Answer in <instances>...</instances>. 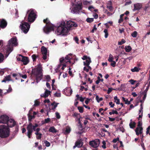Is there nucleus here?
<instances>
[{
    "label": "nucleus",
    "instance_id": "obj_1",
    "mask_svg": "<svg viewBox=\"0 0 150 150\" xmlns=\"http://www.w3.org/2000/svg\"><path fill=\"white\" fill-rule=\"evenodd\" d=\"M77 26L76 23L71 21H62L60 22L59 26L57 27L55 32V33L57 35H62L64 36L67 35L73 27H76Z\"/></svg>",
    "mask_w": 150,
    "mask_h": 150
},
{
    "label": "nucleus",
    "instance_id": "obj_57",
    "mask_svg": "<svg viewBox=\"0 0 150 150\" xmlns=\"http://www.w3.org/2000/svg\"><path fill=\"white\" fill-rule=\"evenodd\" d=\"M119 138L118 137H117L116 139H114L113 140V142L114 143H116L117 141H119Z\"/></svg>",
    "mask_w": 150,
    "mask_h": 150
},
{
    "label": "nucleus",
    "instance_id": "obj_16",
    "mask_svg": "<svg viewBox=\"0 0 150 150\" xmlns=\"http://www.w3.org/2000/svg\"><path fill=\"white\" fill-rule=\"evenodd\" d=\"M45 92L44 93L41 94L40 96L42 97L46 98L50 95L51 91L47 89H45Z\"/></svg>",
    "mask_w": 150,
    "mask_h": 150
},
{
    "label": "nucleus",
    "instance_id": "obj_52",
    "mask_svg": "<svg viewBox=\"0 0 150 150\" xmlns=\"http://www.w3.org/2000/svg\"><path fill=\"white\" fill-rule=\"evenodd\" d=\"M83 4L84 5H87L90 4V2L86 1H83Z\"/></svg>",
    "mask_w": 150,
    "mask_h": 150
},
{
    "label": "nucleus",
    "instance_id": "obj_3",
    "mask_svg": "<svg viewBox=\"0 0 150 150\" xmlns=\"http://www.w3.org/2000/svg\"><path fill=\"white\" fill-rule=\"evenodd\" d=\"M72 58V56L71 54H69L67 55L65 58L62 57L59 59L60 64L58 65L57 67V69H59L62 65V67L61 69L62 70H64L65 67H66V65L65 63L68 62L70 63H71V61L70 60Z\"/></svg>",
    "mask_w": 150,
    "mask_h": 150
},
{
    "label": "nucleus",
    "instance_id": "obj_29",
    "mask_svg": "<svg viewBox=\"0 0 150 150\" xmlns=\"http://www.w3.org/2000/svg\"><path fill=\"white\" fill-rule=\"evenodd\" d=\"M114 102L117 104H120V99H118L117 96H115L114 97Z\"/></svg>",
    "mask_w": 150,
    "mask_h": 150
},
{
    "label": "nucleus",
    "instance_id": "obj_38",
    "mask_svg": "<svg viewBox=\"0 0 150 150\" xmlns=\"http://www.w3.org/2000/svg\"><path fill=\"white\" fill-rule=\"evenodd\" d=\"M137 32L136 31H134L131 34L132 36L133 37H136L137 36Z\"/></svg>",
    "mask_w": 150,
    "mask_h": 150
},
{
    "label": "nucleus",
    "instance_id": "obj_28",
    "mask_svg": "<svg viewBox=\"0 0 150 150\" xmlns=\"http://www.w3.org/2000/svg\"><path fill=\"white\" fill-rule=\"evenodd\" d=\"M11 80V77L8 75L5 77L4 79L2 81V82H5L6 81H9Z\"/></svg>",
    "mask_w": 150,
    "mask_h": 150
},
{
    "label": "nucleus",
    "instance_id": "obj_30",
    "mask_svg": "<svg viewBox=\"0 0 150 150\" xmlns=\"http://www.w3.org/2000/svg\"><path fill=\"white\" fill-rule=\"evenodd\" d=\"M122 100L125 102V103L127 104H130V101H129L127 99L124 97H122Z\"/></svg>",
    "mask_w": 150,
    "mask_h": 150
},
{
    "label": "nucleus",
    "instance_id": "obj_46",
    "mask_svg": "<svg viewBox=\"0 0 150 150\" xmlns=\"http://www.w3.org/2000/svg\"><path fill=\"white\" fill-rule=\"evenodd\" d=\"M103 145L102 146V147L103 149H105L106 148V142L105 141H103L102 142Z\"/></svg>",
    "mask_w": 150,
    "mask_h": 150
},
{
    "label": "nucleus",
    "instance_id": "obj_50",
    "mask_svg": "<svg viewBox=\"0 0 150 150\" xmlns=\"http://www.w3.org/2000/svg\"><path fill=\"white\" fill-rule=\"evenodd\" d=\"M45 79L48 81H50V80L51 78L50 76L46 75L45 76Z\"/></svg>",
    "mask_w": 150,
    "mask_h": 150
},
{
    "label": "nucleus",
    "instance_id": "obj_17",
    "mask_svg": "<svg viewBox=\"0 0 150 150\" xmlns=\"http://www.w3.org/2000/svg\"><path fill=\"white\" fill-rule=\"evenodd\" d=\"M64 92L66 95L70 96L72 93V90L70 88H67L64 90Z\"/></svg>",
    "mask_w": 150,
    "mask_h": 150
},
{
    "label": "nucleus",
    "instance_id": "obj_45",
    "mask_svg": "<svg viewBox=\"0 0 150 150\" xmlns=\"http://www.w3.org/2000/svg\"><path fill=\"white\" fill-rule=\"evenodd\" d=\"M23 56L21 55H20L19 56V57H17V59L18 61H22V59L23 58Z\"/></svg>",
    "mask_w": 150,
    "mask_h": 150
},
{
    "label": "nucleus",
    "instance_id": "obj_13",
    "mask_svg": "<svg viewBox=\"0 0 150 150\" xmlns=\"http://www.w3.org/2000/svg\"><path fill=\"white\" fill-rule=\"evenodd\" d=\"M9 117L6 115H2L0 117V123L6 124Z\"/></svg>",
    "mask_w": 150,
    "mask_h": 150
},
{
    "label": "nucleus",
    "instance_id": "obj_25",
    "mask_svg": "<svg viewBox=\"0 0 150 150\" xmlns=\"http://www.w3.org/2000/svg\"><path fill=\"white\" fill-rule=\"evenodd\" d=\"M141 69L140 68L138 67H135L133 68H132L131 69V71L132 72H138Z\"/></svg>",
    "mask_w": 150,
    "mask_h": 150
},
{
    "label": "nucleus",
    "instance_id": "obj_10",
    "mask_svg": "<svg viewBox=\"0 0 150 150\" xmlns=\"http://www.w3.org/2000/svg\"><path fill=\"white\" fill-rule=\"evenodd\" d=\"M81 59L83 60H86L85 61L83 62V65L84 66H88L91 62L90 57L86 55L83 56V57H81Z\"/></svg>",
    "mask_w": 150,
    "mask_h": 150
},
{
    "label": "nucleus",
    "instance_id": "obj_19",
    "mask_svg": "<svg viewBox=\"0 0 150 150\" xmlns=\"http://www.w3.org/2000/svg\"><path fill=\"white\" fill-rule=\"evenodd\" d=\"M143 129L141 127H138L135 129L136 134L138 135L139 134H141L142 133Z\"/></svg>",
    "mask_w": 150,
    "mask_h": 150
},
{
    "label": "nucleus",
    "instance_id": "obj_33",
    "mask_svg": "<svg viewBox=\"0 0 150 150\" xmlns=\"http://www.w3.org/2000/svg\"><path fill=\"white\" fill-rule=\"evenodd\" d=\"M4 56L1 53H0V63L2 62L4 60Z\"/></svg>",
    "mask_w": 150,
    "mask_h": 150
},
{
    "label": "nucleus",
    "instance_id": "obj_23",
    "mask_svg": "<svg viewBox=\"0 0 150 150\" xmlns=\"http://www.w3.org/2000/svg\"><path fill=\"white\" fill-rule=\"evenodd\" d=\"M23 58L22 62H23L24 64H27L29 62L28 58L27 57H23Z\"/></svg>",
    "mask_w": 150,
    "mask_h": 150
},
{
    "label": "nucleus",
    "instance_id": "obj_43",
    "mask_svg": "<svg viewBox=\"0 0 150 150\" xmlns=\"http://www.w3.org/2000/svg\"><path fill=\"white\" fill-rule=\"evenodd\" d=\"M42 134L41 133H40L39 134H38L37 135H36V138L38 139H40L42 137Z\"/></svg>",
    "mask_w": 150,
    "mask_h": 150
},
{
    "label": "nucleus",
    "instance_id": "obj_39",
    "mask_svg": "<svg viewBox=\"0 0 150 150\" xmlns=\"http://www.w3.org/2000/svg\"><path fill=\"white\" fill-rule=\"evenodd\" d=\"M55 115L56 118L57 119H59L61 118V116L59 113L58 112H56L55 113Z\"/></svg>",
    "mask_w": 150,
    "mask_h": 150
},
{
    "label": "nucleus",
    "instance_id": "obj_54",
    "mask_svg": "<svg viewBox=\"0 0 150 150\" xmlns=\"http://www.w3.org/2000/svg\"><path fill=\"white\" fill-rule=\"evenodd\" d=\"M32 57L33 60V61H35L37 58V56L35 54H33L32 56Z\"/></svg>",
    "mask_w": 150,
    "mask_h": 150
},
{
    "label": "nucleus",
    "instance_id": "obj_40",
    "mask_svg": "<svg viewBox=\"0 0 150 150\" xmlns=\"http://www.w3.org/2000/svg\"><path fill=\"white\" fill-rule=\"evenodd\" d=\"M146 134H149L150 135V126H148V127L146 128Z\"/></svg>",
    "mask_w": 150,
    "mask_h": 150
},
{
    "label": "nucleus",
    "instance_id": "obj_58",
    "mask_svg": "<svg viewBox=\"0 0 150 150\" xmlns=\"http://www.w3.org/2000/svg\"><path fill=\"white\" fill-rule=\"evenodd\" d=\"M109 105L111 108H113L115 105L112 102H111L109 103Z\"/></svg>",
    "mask_w": 150,
    "mask_h": 150
},
{
    "label": "nucleus",
    "instance_id": "obj_22",
    "mask_svg": "<svg viewBox=\"0 0 150 150\" xmlns=\"http://www.w3.org/2000/svg\"><path fill=\"white\" fill-rule=\"evenodd\" d=\"M59 104V103H56L55 101L53 102L51 104V105L52 106V110L54 111L58 105Z\"/></svg>",
    "mask_w": 150,
    "mask_h": 150
},
{
    "label": "nucleus",
    "instance_id": "obj_6",
    "mask_svg": "<svg viewBox=\"0 0 150 150\" xmlns=\"http://www.w3.org/2000/svg\"><path fill=\"white\" fill-rule=\"evenodd\" d=\"M44 22L46 24L43 29L45 33L48 34L51 31L54 30V25L50 23V21L47 18H46L45 20L44 19Z\"/></svg>",
    "mask_w": 150,
    "mask_h": 150
},
{
    "label": "nucleus",
    "instance_id": "obj_56",
    "mask_svg": "<svg viewBox=\"0 0 150 150\" xmlns=\"http://www.w3.org/2000/svg\"><path fill=\"white\" fill-rule=\"evenodd\" d=\"M112 63L110 64V65L113 67H114L115 66L116 64V62L114 61L111 62Z\"/></svg>",
    "mask_w": 150,
    "mask_h": 150
},
{
    "label": "nucleus",
    "instance_id": "obj_26",
    "mask_svg": "<svg viewBox=\"0 0 150 150\" xmlns=\"http://www.w3.org/2000/svg\"><path fill=\"white\" fill-rule=\"evenodd\" d=\"M71 131V129L70 127L69 126L66 127L65 130L64 132V133L65 134H69Z\"/></svg>",
    "mask_w": 150,
    "mask_h": 150
},
{
    "label": "nucleus",
    "instance_id": "obj_59",
    "mask_svg": "<svg viewBox=\"0 0 150 150\" xmlns=\"http://www.w3.org/2000/svg\"><path fill=\"white\" fill-rule=\"evenodd\" d=\"M112 88H109L107 91V93L108 94H109L112 91Z\"/></svg>",
    "mask_w": 150,
    "mask_h": 150
},
{
    "label": "nucleus",
    "instance_id": "obj_4",
    "mask_svg": "<svg viewBox=\"0 0 150 150\" xmlns=\"http://www.w3.org/2000/svg\"><path fill=\"white\" fill-rule=\"evenodd\" d=\"M38 126V125L37 124H35L34 125H33L31 123H30L28 125L27 127V136H28V138H30L33 130L35 131L39 132L40 131V129L39 128H36Z\"/></svg>",
    "mask_w": 150,
    "mask_h": 150
},
{
    "label": "nucleus",
    "instance_id": "obj_8",
    "mask_svg": "<svg viewBox=\"0 0 150 150\" xmlns=\"http://www.w3.org/2000/svg\"><path fill=\"white\" fill-rule=\"evenodd\" d=\"M27 13L28 14V21L30 22H33L36 18V15L35 11L30 9L28 11Z\"/></svg>",
    "mask_w": 150,
    "mask_h": 150
},
{
    "label": "nucleus",
    "instance_id": "obj_36",
    "mask_svg": "<svg viewBox=\"0 0 150 150\" xmlns=\"http://www.w3.org/2000/svg\"><path fill=\"white\" fill-rule=\"evenodd\" d=\"M96 98L98 103H99L100 101L102 100H103L102 98H99V96L97 95L96 96Z\"/></svg>",
    "mask_w": 150,
    "mask_h": 150
},
{
    "label": "nucleus",
    "instance_id": "obj_48",
    "mask_svg": "<svg viewBox=\"0 0 150 150\" xmlns=\"http://www.w3.org/2000/svg\"><path fill=\"white\" fill-rule=\"evenodd\" d=\"M78 109L79 112L81 113H82L83 112V108L81 107H78Z\"/></svg>",
    "mask_w": 150,
    "mask_h": 150
},
{
    "label": "nucleus",
    "instance_id": "obj_51",
    "mask_svg": "<svg viewBox=\"0 0 150 150\" xmlns=\"http://www.w3.org/2000/svg\"><path fill=\"white\" fill-rule=\"evenodd\" d=\"M96 27V25H95L94 26L93 29L91 31V33H93L95 31H96L97 30V28Z\"/></svg>",
    "mask_w": 150,
    "mask_h": 150
},
{
    "label": "nucleus",
    "instance_id": "obj_11",
    "mask_svg": "<svg viewBox=\"0 0 150 150\" xmlns=\"http://www.w3.org/2000/svg\"><path fill=\"white\" fill-rule=\"evenodd\" d=\"M100 143V140L98 139H96L89 142L90 145L94 148L98 147Z\"/></svg>",
    "mask_w": 150,
    "mask_h": 150
},
{
    "label": "nucleus",
    "instance_id": "obj_27",
    "mask_svg": "<svg viewBox=\"0 0 150 150\" xmlns=\"http://www.w3.org/2000/svg\"><path fill=\"white\" fill-rule=\"evenodd\" d=\"M49 132L53 133H56L57 132V130L53 127H50L49 129Z\"/></svg>",
    "mask_w": 150,
    "mask_h": 150
},
{
    "label": "nucleus",
    "instance_id": "obj_21",
    "mask_svg": "<svg viewBox=\"0 0 150 150\" xmlns=\"http://www.w3.org/2000/svg\"><path fill=\"white\" fill-rule=\"evenodd\" d=\"M142 6L141 4L137 3L134 4V10H139L142 7Z\"/></svg>",
    "mask_w": 150,
    "mask_h": 150
},
{
    "label": "nucleus",
    "instance_id": "obj_53",
    "mask_svg": "<svg viewBox=\"0 0 150 150\" xmlns=\"http://www.w3.org/2000/svg\"><path fill=\"white\" fill-rule=\"evenodd\" d=\"M45 146H46L48 147L50 146V143L47 141H45Z\"/></svg>",
    "mask_w": 150,
    "mask_h": 150
},
{
    "label": "nucleus",
    "instance_id": "obj_9",
    "mask_svg": "<svg viewBox=\"0 0 150 150\" xmlns=\"http://www.w3.org/2000/svg\"><path fill=\"white\" fill-rule=\"evenodd\" d=\"M20 27L23 32L26 33L29 29L30 25L28 23L23 21L20 25Z\"/></svg>",
    "mask_w": 150,
    "mask_h": 150
},
{
    "label": "nucleus",
    "instance_id": "obj_7",
    "mask_svg": "<svg viewBox=\"0 0 150 150\" xmlns=\"http://www.w3.org/2000/svg\"><path fill=\"white\" fill-rule=\"evenodd\" d=\"M82 4L80 2H78L74 4L72 3L71 6L70 8L71 12L73 13H78L82 8Z\"/></svg>",
    "mask_w": 150,
    "mask_h": 150
},
{
    "label": "nucleus",
    "instance_id": "obj_44",
    "mask_svg": "<svg viewBox=\"0 0 150 150\" xmlns=\"http://www.w3.org/2000/svg\"><path fill=\"white\" fill-rule=\"evenodd\" d=\"M28 117L29 120H31L34 119L35 117L34 115H28Z\"/></svg>",
    "mask_w": 150,
    "mask_h": 150
},
{
    "label": "nucleus",
    "instance_id": "obj_47",
    "mask_svg": "<svg viewBox=\"0 0 150 150\" xmlns=\"http://www.w3.org/2000/svg\"><path fill=\"white\" fill-rule=\"evenodd\" d=\"M54 96L57 97H60L61 96V93L59 92H57L54 94Z\"/></svg>",
    "mask_w": 150,
    "mask_h": 150
},
{
    "label": "nucleus",
    "instance_id": "obj_32",
    "mask_svg": "<svg viewBox=\"0 0 150 150\" xmlns=\"http://www.w3.org/2000/svg\"><path fill=\"white\" fill-rule=\"evenodd\" d=\"M111 4V2L110 1L109 2V3L107 4V8L109 10V11H111L112 10V7L111 6H108L109 5H110Z\"/></svg>",
    "mask_w": 150,
    "mask_h": 150
},
{
    "label": "nucleus",
    "instance_id": "obj_37",
    "mask_svg": "<svg viewBox=\"0 0 150 150\" xmlns=\"http://www.w3.org/2000/svg\"><path fill=\"white\" fill-rule=\"evenodd\" d=\"M104 33L105 34V38H107L108 37V31L107 30V29L104 30Z\"/></svg>",
    "mask_w": 150,
    "mask_h": 150
},
{
    "label": "nucleus",
    "instance_id": "obj_20",
    "mask_svg": "<svg viewBox=\"0 0 150 150\" xmlns=\"http://www.w3.org/2000/svg\"><path fill=\"white\" fill-rule=\"evenodd\" d=\"M7 22L4 19L2 20L0 22V26L2 28H4L7 25Z\"/></svg>",
    "mask_w": 150,
    "mask_h": 150
},
{
    "label": "nucleus",
    "instance_id": "obj_63",
    "mask_svg": "<svg viewBox=\"0 0 150 150\" xmlns=\"http://www.w3.org/2000/svg\"><path fill=\"white\" fill-rule=\"evenodd\" d=\"M20 77H22L23 79H26L27 77L26 75L25 74L24 75L21 74V75H20Z\"/></svg>",
    "mask_w": 150,
    "mask_h": 150
},
{
    "label": "nucleus",
    "instance_id": "obj_15",
    "mask_svg": "<svg viewBox=\"0 0 150 150\" xmlns=\"http://www.w3.org/2000/svg\"><path fill=\"white\" fill-rule=\"evenodd\" d=\"M8 127H13L16 124V122L14 120L12 119H8L6 124Z\"/></svg>",
    "mask_w": 150,
    "mask_h": 150
},
{
    "label": "nucleus",
    "instance_id": "obj_31",
    "mask_svg": "<svg viewBox=\"0 0 150 150\" xmlns=\"http://www.w3.org/2000/svg\"><path fill=\"white\" fill-rule=\"evenodd\" d=\"M125 49L126 52H129L131 50L132 48L129 46H126L125 47Z\"/></svg>",
    "mask_w": 150,
    "mask_h": 150
},
{
    "label": "nucleus",
    "instance_id": "obj_64",
    "mask_svg": "<svg viewBox=\"0 0 150 150\" xmlns=\"http://www.w3.org/2000/svg\"><path fill=\"white\" fill-rule=\"evenodd\" d=\"M46 85L47 87L48 88H49V89H50L51 88V87H50V85L48 83V82L46 83Z\"/></svg>",
    "mask_w": 150,
    "mask_h": 150
},
{
    "label": "nucleus",
    "instance_id": "obj_35",
    "mask_svg": "<svg viewBox=\"0 0 150 150\" xmlns=\"http://www.w3.org/2000/svg\"><path fill=\"white\" fill-rule=\"evenodd\" d=\"M20 75H21V74L19 73L13 74H12L13 76L14 77H16V79H17V78L20 77Z\"/></svg>",
    "mask_w": 150,
    "mask_h": 150
},
{
    "label": "nucleus",
    "instance_id": "obj_14",
    "mask_svg": "<svg viewBox=\"0 0 150 150\" xmlns=\"http://www.w3.org/2000/svg\"><path fill=\"white\" fill-rule=\"evenodd\" d=\"M41 52L43 55V58L45 60L47 59V48L44 46L42 47L41 48Z\"/></svg>",
    "mask_w": 150,
    "mask_h": 150
},
{
    "label": "nucleus",
    "instance_id": "obj_61",
    "mask_svg": "<svg viewBox=\"0 0 150 150\" xmlns=\"http://www.w3.org/2000/svg\"><path fill=\"white\" fill-rule=\"evenodd\" d=\"M131 3H132V2L131 1H127L125 3V6L127 5L131 4Z\"/></svg>",
    "mask_w": 150,
    "mask_h": 150
},
{
    "label": "nucleus",
    "instance_id": "obj_60",
    "mask_svg": "<svg viewBox=\"0 0 150 150\" xmlns=\"http://www.w3.org/2000/svg\"><path fill=\"white\" fill-rule=\"evenodd\" d=\"M50 119L49 118H47V119H46L45 120V122L46 123H48L50 121Z\"/></svg>",
    "mask_w": 150,
    "mask_h": 150
},
{
    "label": "nucleus",
    "instance_id": "obj_62",
    "mask_svg": "<svg viewBox=\"0 0 150 150\" xmlns=\"http://www.w3.org/2000/svg\"><path fill=\"white\" fill-rule=\"evenodd\" d=\"M94 9V8L93 7V6H90L88 7V9L91 11H93V9Z\"/></svg>",
    "mask_w": 150,
    "mask_h": 150
},
{
    "label": "nucleus",
    "instance_id": "obj_5",
    "mask_svg": "<svg viewBox=\"0 0 150 150\" xmlns=\"http://www.w3.org/2000/svg\"><path fill=\"white\" fill-rule=\"evenodd\" d=\"M10 134L9 129L6 125L0 126V137L4 138L8 137Z\"/></svg>",
    "mask_w": 150,
    "mask_h": 150
},
{
    "label": "nucleus",
    "instance_id": "obj_49",
    "mask_svg": "<svg viewBox=\"0 0 150 150\" xmlns=\"http://www.w3.org/2000/svg\"><path fill=\"white\" fill-rule=\"evenodd\" d=\"M125 42V41L124 39H122L121 41L118 42V44L119 45H122Z\"/></svg>",
    "mask_w": 150,
    "mask_h": 150
},
{
    "label": "nucleus",
    "instance_id": "obj_24",
    "mask_svg": "<svg viewBox=\"0 0 150 150\" xmlns=\"http://www.w3.org/2000/svg\"><path fill=\"white\" fill-rule=\"evenodd\" d=\"M136 123L134 122H133L132 119L130 120L129 124V126L131 128H133L135 126Z\"/></svg>",
    "mask_w": 150,
    "mask_h": 150
},
{
    "label": "nucleus",
    "instance_id": "obj_34",
    "mask_svg": "<svg viewBox=\"0 0 150 150\" xmlns=\"http://www.w3.org/2000/svg\"><path fill=\"white\" fill-rule=\"evenodd\" d=\"M113 59L114 58L112 55L111 54H110L108 59V61L110 62H112L113 61Z\"/></svg>",
    "mask_w": 150,
    "mask_h": 150
},
{
    "label": "nucleus",
    "instance_id": "obj_18",
    "mask_svg": "<svg viewBox=\"0 0 150 150\" xmlns=\"http://www.w3.org/2000/svg\"><path fill=\"white\" fill-rule=\"evenodd\" d=\"M83 145V142L81 140H79L76 141L75 143V145L73 146V149H75L76 147L80 148Z\"/></svg>",
    "mask_w": 150,
    "mask_h": 150
},
{
    "label": "nucleus",
    "instance_id": "obj_55",
    "mask_svg": "<svg viewBox=\"0 0 150 150\" xmlns=\"http://www.w3.org/2000/svg\"><path fill=\"white\" fill-rule=\"evenodd\" d=\"M129 81L130 83L132 84H134L137 81L134 80H133L131 79Z\"/></svg>",
    "mask_w": 150,
    "mask_h": 150
},
{
    "label": "nucleus",
    "instance_id": "obj_12",
    "mask_svg": "<svg viewBox=\"0 0 150 150\" xmlns=\"http://www.w3.org/2000/svg\"><path fill=\"white\" fill-rule=\"evenodd\" d=\"M42 68L40 65H39L35 69L34 74L37 76L40 77L41 75Z\"/></svg>",
    "mask_w": 150,
    "mask_h": 150
},
{
    "label": "nucleus",
    "instance_id": "obj_41",
    "mask_svg": "<svg viewBox=\"0 0 150 150\" xmlns=\"http://www.w3.org/2000/svg\"><path fill=\"white\" fill-rule=\"evenodd\" d=\"M34 102L35 103L34 105V106H37L40 104V102L37 100H35V101Z\"/></svg>",
    "mask_w": 150,
    "mask_h": 150
},
{
    "label": "nucleus",
    "instance_id": "obj_2",
    "mask_svg": "<svg viewBox=\"0 0 150 150\" xmlns=\"http://www.w3.org/2000/svg\"><path fill=\"white\" fill-rule=\"evenodd\" d=\"M18 44V43L16 37L11 38L8 41V45L4 48V51L6 52L7 55L13 50V47L17 46Z\"/></svg>",
    "mask_w": 150,
    "mask_h": 150
},
{
    "label": "nucleus",
    "instance_id": "obj_42",
    "mask_svg": "<svg viewBox=\"0 0 150 150\" xmlns=\"http://www.w3.org/2000/svg\"><path fill=\"white\" fill-rule=\"evenodd\" d=\"M86 21L89 23H91L93 22V18H88L86 19Z\"/></svg>",
    "mask_w": 150,
    "mask_h": 150
}]
</instances>
